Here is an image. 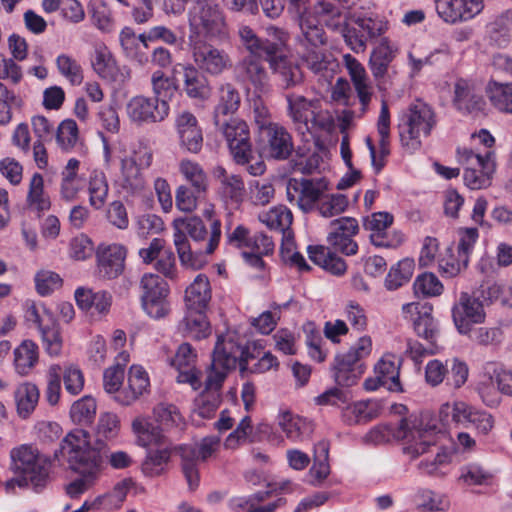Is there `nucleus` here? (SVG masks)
Returning <instances> with one entry per match:
<instances>
[{"mask_svg": "<svg viewBox=\"0 0 512 512\" xmlns=\"http://www.w3.org/2000/svg\"><path fill=\"white\" fill-rule=\"evenodd\" d=\"M225 138L233 160L239 165L248 164L253 159L249 127L239 118L219 120L214 124Z\"/></svg>", "mask_w": 512, "mask_h": 512, "instance_id": "ddd939ff", "label": "nucleus"}, {"mask_svg": "<svg viewBox=\"0 0 512 512\" xmlns=\"http://www.w3.org/2000/svg\"><path fill=\"white\" fill-rule=\"evenodd\" d=\"M38 346L31 340H24L14 350V368L20 376H27L38 363Z\"/></svg>", "mask_w": 512, "mask_h": 512, "instance_id": "c03bdc74", "label": "nucleus"}, {"mask_svg": "<svg viewBox=\"0 0 512 512\" xmlns=\"http://www.w3.org/2000/svg\"><path fill=\"white\" fill-rule=\"evenodd\" d=\"M169 111V103L143 95L132 97L126 104L128 118L137 125L162 122L169 115Z\"/></svg>", "mask_w": 512, "mask_h": 512, "instance_id": "f3484780", "label": "nucleus"}, {"mask_svg": "<svg viewBox=\"0 0 512 512\" xmlns=\"http://www.w3.org/2000/svg\"><path fill=\"white\" fill-rule=\"evenodd\" d=\"M188 41H225L229 29L221 7L214 0H196L188 11Z\"/></svg>", "mask_w": 512, "mask_h": 512, "instance_id": "20e7f679", "label": "nucleus"}, {"mask_svg": "<svg viewBox=\"0 0 512 512\" xmlns=\"http://www.w3.org/2000/svg\"><path fill=\"white\" fill-rule=\"evenodd\" d=\"M474 407L463 401L445 403L439 411V419L445 426L462 425L469 426V420L474 411Z\"/></svg>", "mask_w": 512, "mask_h": 512, "instance_id": "ea45409f", "label": "nucleus"}, {"mask_svg": "<svg viewBox=\"0 0 512 512\" xmlns=\"http://www.w3.org/2000/svg\"><path fill=\"white\" fill-rule=\"evenodd\" d=\"M393 57V51L389 47L387 40L383 39L370 56V69L376 79L384 77Z\"/></svg>", "mask_w": 512, "mask_h": 512, "instance_id": "bf43d9fd", "label": "nucleus"}, {"mask_svg": "<svg viewBox=\"0 0 512 512\" xmlns=\"http://www.w3.org/2000/svg\"><path fill=\"white\" fill-rule=\"evenodd\" d=\"M440 431L437 420L428 412L419 416L401 419L396 427L383 426L372 429L366 436L369 441L380 443L392 434L397 440L405 441L404 452L418 457L435 446V436Z\"/></svg>", "mask_w": 512, "mask_h": 512, "instance_id": "7ed1b4c3", "label": "nucleus"}, {"mask_svg": "<svg viewBox=\"0 0 512 512\" xmlns=\"http://www.w3.org/2000/svg\"><path fill=\"white\" fill-rule=\"evenodd\" d=\"M54 458L59 462L66 460L71 469L81 475L66 487L71 498H77L87 491L98 478L101 471L100 452L90 445L89 433L83 429H74L61 441L55 450Z\"/></svg>", "mask_w": 512, "mask_h": 512, "instance_id": "f03ea898", "label": "nucleus"}, {"mask_svg": "<svg viewBox=\"0 0 512 512\" xmlns=\"http://www.w3.org/2000/svg\"><path fill=\"white\" fill-rule=\"evenodd\" d=\"M436 10L438 15L448 23L467 20L463 0H438Z\"/></svg>", "mask_w": 512, "mask_h": 512, "instance_id": "338daca9", "label": "nucleus"}, {"mask_svg": "<svg viewBox=\"0 0 512 512\" xmlns=\"http://www.w3.org/2000/svg\"><path fill=\"white\" fill-rule=\"evenodd\" d=\"M212 175L219 184L218 193L223 200L233 204H238L242 201L245 186L240 176L229 174L221 165L214 167Z\"/></svg>", "mask_w": 512, "mask_h": 512, "instance_id": "c85d7f7f", "label": "nucleus"}, {"mask_svg": "<svg viewBox=\"0 0 512 512\" xmlns=\"http://www.w3.org/2000/svg\"><path fill=\"white\" fill-rule=\"evenodd\" d=\"M295 20L300 28L297 35V42L303 48H320L327 42V37L323 27L319 24L312 12H308Z\"/></svg>", "mask_w": 512, "mask_h": 512, "instance_id": "cd10ccee", "label": "nucleus"}, {"mask_svg": "<svg viewBox=\"0 0 512 512\" xmlns=\"http://www.w3.org/2000/svg\"><path fill=\"white\" fill-rule=\"evenodd\" d=\"M369 406L370 402L368 401L348 402L342 410L343 421L348 425L370 421L373 419L374 413Z\"/></svg>", "mask_w": 512, "mask_h": 512, "instance_id": "680f3d73", "label": "nucleus"}, {"mask_svg": "<svg viewBox=\"0 0 512 512\" xmlns=\"http://www.w3.org/2000/svg\"><path fill=\"white\" fill-rule=\"evenodd\" d=\"M376 379L365 381L367 390H375L378 386H386L390 391H402L399 381V360L393 354L384 355L375 365Z\"/></svg>", "mask_w": 512, "mask_h": 512, "instance_id": "393cba45", "label": "nucleus"}, {"mask_svg": "<svg viewBox=\"0 0 512 512\" xmlns=\"http://www.w3.org/2000/svg\"><path fill=\"white\" fill-rule=\"evenodd\" d=\"M437 125L434 109L422 101H416L399 118L398 132L401 144L409 151L421 147L422 137H428Z\"/></svg>", "mask_w": 512, "mask_h": 512, "instance_id": "423d86ee", "label": "nucleus"}, {"mask_svg": "<svg viewBox=\"0 0 512 512\" xmlns=\"http://www.w3.org/2000/svg\"><path fill=\"white\" fill-rule=\"evenodd\" d=\"M277 57H274L267 63L274 72H278L281 75L286 88L299 84L302 81L301 69L297 65L290 63L285 55Z\"/></svg>", "mask_w": 512, "mask_h": 512, "instance_id": "4d7b16f0", "label": "nucleus"}, {"mask_svg": "<svg viewBox=\"0 0 512 512\" xmlns=\"http://www.w3.org/2000/svg\"><path fill=\"white\" fill-rule=\"evenodd\" d=\"M154 416L156 421L165 428L178 427L182 429L185 425L177 407L171 404H158L154 408Z\"/></svg>", "mask_w": 512, "mask_h": 512, "instance_id": "69168bd1", "label": "nucleus"}, {"mask_svg": "<svg viewBox=\"0 0 512 512\" xmlns=\"http://www.w3.org/2000/svg\"><path fill=\"white\" fill-rule=\"evenodd\" d=\"M328 189L325 179L290 178L287 183V198L304 213L311 212L320 196Z\"/></svg>", "mask_w": 512, "mask_h": 512, "instance_id": "dca6fc26", "label": "nucleus"}, {"mask_svg": "<svg viewBox=\"0 0 512 512\" xmlns=\"http://www.w3.org/2000/svg\"><path fill=\"white\" fill-rule=\"evenodd\" d=\"M241 97L238 90L230 83L222 84L218 89V102L214 108L213 121L228 119L227 116L236 113L240 107Z\"/></svg>", "mask_w": 512, "mask_h": 512, "instance_id": "f704fd0d", "label": "nucleus"}, {"mask_svg": "<svg viewBox=\"0 0 512 512\" xmlns=\"http://www.w3.org/2000/svg\"><path fill=\"white\" fill-rule=\"evenodd\" d=\"M137 445L148 448L166 445L168 438L163 434L159 426L154 425L148 417L137 416L131 424Z\"/></svg>", "mask_w": 512, "mask_h": 512, "instance_id": "7c9ffc66", "label": "nucleus"}, {"mask_svg": "<svg viewBox=\"0 0 512 512\" xmlns=\"http://www.w3.org/2000/svg\"><path fill=\"white\" fill-rule=\"evenodd\" d=\"M393 219V215L388 212H376L364 219L363 227L370 231V240L373 245L396 248L403 243L404 235L401 232L394 231L390 233L388 231Z\"/></svg>", "mask_w": 512, "mask_h": 512, "instance_id": "a211bd4d", "label": "nucleus"}, {"mask_svg": "<svg viewBox=\"0 0 512 512\" xmlns=\"http://www.w3.org/2000/svg\"><path fill=\"white\" fill-rule=\"evenodd\" d=\"M348 207V199L343 194H330L320 196L317 202V210L320 215L330 218L344 212Z\"/></svg>", "mask_w": 512, "mask_h": 512, "instance_id": "0e129e2a", "label": "nucleus"}, {"mask_svg": "<svg viewBox=\"0 0 512 512\" xmlns=\"http://www.w3.org/2000/svg\"><path fill=\"white\" fill-rule=\"evenodd\" d=\"M175 452L181 457L182 471L191 490L199 486V471L197 468V450L191 445H172V453Z\"/></svg>", "mask_w": 512, "mask_h": 512, "instance_id": "a19ab883", "label": "nucleus"}, {"mask_svg": "<svg viewBox=\"0 0 512 512\" xmlns=\"http://www.w3.org/2000/svg\"><path fill=\"white\" fill-rule=\"evenodd\" d=\"M450 462V454L441 449L436 453L432 460L423 459L418 463L417 467L422 474L437 478H444L448 473L447 469Z\"/></svg>", "mask_w": 512, "mask_h": 512, "instance_id": "13d9d810", "label": "nucleus"}, {"mask_svg": "<svg viewBox=\"0 0 512 512\" xmlns=\"http://www.w3.org/2000/svg\"><path fill=\"white\" fill-rule=\"evenodd\" d=\"M183 71V90L189 98L206 100L211 94L207 78L192 64H179Z\"/></svg>", "mask_w": 512, "mask_h": 512, "instance_id": "2f4dec72", "label": "nucleus"}, {"mask_svg": "<svg viewBox=\"0 0 512 512\" xmlns=\"http://www.w3.org/2000/svg\"><path fill=\"white\" fill-rule=\"evenodd\" d=\"M173 227L174 245L181 263L192 269L200 268L202 262L192 252L187 236L194 242L206 240L208 231L204 222L195 216L178 218L173 221Z\"/></svg>", "mask_w": 512, "mask_h": 512, "instance_id": "1a4fd4ad", "label": "nucleus"}, {"mask_svg": "<svg viewBox=\"0 0 512 512\" xmlns=\"http://www.w3.org/2000/svg\"><path fill=\"white\" fill-rule=\"evenodd\" d=\"M254 350H256V342L243 346L235 341V335L232 333L218 336L205 380V390L195 400V414L201 418H211L215 414L221 403L222 385L237 364L242 377H247L254 372L256 364L248 366L249 360L254 359L252 352Z\"/></svg>", "mask_w": 512, "mask_h": 512, "instance_id": "f257e3e1", "label": "nucleus"}, {"mask_svg": "<svg viewBox=\"0 0 512 512\" xmlns=\"http://www.w3.org/2000/svg\"><path fill=\"white\" fill-rule=\"evenodd\" d=\"M242 48L247 55L236 66L237 78L242 82L256 83V34L252 28L242 25L239 28Z\"/></svg>", "mask_w": 512, "mask_h": 512, "instance_id": "b1692460", "label": "nucleus"}, {"mask_svg": "<svg viewBox=\"0 0 512 512\" xmlns=\"http://www.w3.org/2000/svg\"><path fill=\"white\" fill-rule=\"evenodd\" d=\"M310 259L330 273L340 276L347 270V264L343 258L332 252L329 247L309 246Z\"/></svg>", "mask_w": 512, "mask_h": 512, "instance_id": "4c0bfd02", "label": "nucleus"}, {"mask_svg": "<svg viewBox=\"0 0 512 512\" xmlns=\"http://www.w3.org/2000/svg\"><path fill=\"white\" fill-rule=\"evenodd\" d=\"M17 477V486L42 491L49 482V458L32 445L23 444L10 452Z\"/></svg>", "mask_w": 512, "mask_h": 512, "instance_id": "39448f33", "label": "nucleus"}, {"mask_svg": "<svg viewBox=\"0 0 512 512\" xmlns=\"http://www.w3.org/2000/svg\"><path fill=\"white\" fill-rule=\"evenodd\" d=\"M26 204L40 216L51 207V200L44 188V179L40 173H34L29 181Z\"/></svg>", "mask_w": 512, "mask_h": 512, "instance_id": "58836bf2", "label": "nucleus"}, {"mask_svg": "<svg viewBox=\"0 0 512 512\" xmlns=\"http://www.w3.org/2000/svg\"><path fill=\"white\" fill-rule=\"evenodd\" d=\"M126 249L113 244L97 252V272L99 277L107 280L115 279L124 270Z\"/></svg>", "mask_w": 512, "mask_h": 512, "instance_id": "bb28decb", "label": "nucleus"}, {"mask_svg": "<svg viewBox=\"0 0 512 512\" xmlns=\"http://www.w3.org/2000/svg\"><path fill=\"white\" fill-rule=\"evenodd\" d=\"M80 161L71 158L61 172L60 193L64 200H74L83 188V178L79 175Z\"/></svg>", "mask_w": 512, "mask_h": 512, "instance_id": "c9c22d12", "label": "nucleus"}, {"mask_svg": "<svg viewBox=\"0 0 512 512\" xmlns=\"http://www.w3.org/2000/svg\"><path fill=\"white\" fill-rule=\"evenodd\" d=\"M87 191L90 206L95 210L102 209L109 194V184L104 172L99 170L91 172L87 183Z\"/></svg>", "mask_w": 512, "mask_h": 512, "instance_id": "49530a36", "label": "nucleus"}, {"mask_svg": "<svg viewBox=\"0 0 512 512\" xmlns=\"http://www.w3.org/2000/svg\"><path fill=\"white\" fill-rule=\"evenodd\" d=\"M96 401L91 396H84L75 401L70 409L72 421L79 425L92 423L96 415Z\"/></svg>", "mask_w": 512, "mask_h": 512, "instance_id": "052dcab7", "label": "nucleus"}, {"mask_svg": "<svg viewBox=\"0 0 512 512\" xmlns=\"http://www.w3.org/2000/svg\"><path fill=\"white\" fill-rule=\"evenodd\" d=\"M174 127L180 147L186 152L198 154L203 147V131L196 116L190 111L178 113Z\"/></svg>", "mask_w": 512, "mask_h": 512, "instance_id": "aec40b11", "label": "nucleus"}, {"mask_svg": "<svg viewBox=\"0 0 512 512\" xmlns=\"http://www.w3.org/2000/svg\"><path fill=\"white\" fill-rule=\"evenodd\" d=\"M415 263L412 259H403L392 266L385 279V287L388 290H397L408 283L413 275Z\"/></svg>", "mask_w": 512, "mask_h": 512, "instance_id": "5fc2aeb1", "label": "nucleus"}, {"mask_svg": "<svg viewBox=\"0 0 512 512\" xmlns=\"http://www.w3.org/2000/svg\"><path fill=\"white\" fill-rule=\"evenodd\" d=\"M258 218L270 230L276 231L281 235L284 232H289V228L293 220L291 211L283 205L271 208L268 212L263 213Z\"/></svg>", "mask_w": 512, "mask_h": 512, "instance_id": "8fccbe9b", "label": "nucleus"}, {"mask_svg": "<svg viewBox=\"0 0 512 512\" xmlns=\"http://www.w3.org/2000/svg\"><path fill=\"white\" fill-rule=\"evenodd\" d=\"M228 244L237 249L242 259L251 266H256V235L243 225H238L227 235Z\"/></svg>", "mask_w": 512, "mask_h": 512, "instance_id": "473e14b6", "label": "nucleus"}, {"mask_svg": "<svg viewBox=\"0 0 512 512\" xmlns=\"http://www.w3.org/2000/svg\"><path fill=\"white\" fill-rule=\"evenodd\" d=\"M371 350V338L363 336L348 352L335 357L334 379L339 386L350 387L357 383L362 374L359 361L367 357Z\"/></svg>", "mask_w": 512, "mask_h": 512, "instance_id": "f8f14e48", "label": "nucleus"}, {"mask_svg": "<svg viewBox=\"0 0 512 512\" xmlns=\"http://www.w3.org/2000/svg\"><path fill=\"white\" fill-rule=\"evenodd\" d=\"M329 443L320 441L315 445L314 464L310 468V475L313 478V485L322 483L330 473L328 464Z\"/></svg>", "mask_w": 512, "mask_h": 512, "instance_id": "6e6d98bb", "label": "nucleus"}, {"mask_svg": "<svg viewBox=\"0 0 512 512\" xmlns=\"http://www.w3.org/2000/svg\"><path fill=\"white\" fill-rule=\"evenodd\" d=\"M149 384L146 371L141 366L133 365L128 374V390L117 394L115 400L121 405L128 406L147 391Z\"/></svg>", "mask_w": 512, "mask_h": 512, "instance_id": "72a5a7b5", "label": "nucleus"}, {"mask_svg": "<svg viewBox=\"0 0 512 512\" xmlns=\"http://www.w3.org/2000/svg\"><path fill=\"white\" fill-rule=\"evenodd\" d=\"M204 311L205 310L188 309L183 320L184 332L188 337L199 340L209 335V323Z\"/></svg>", "mask_w": 512, "mask_h": 512, "instance_id": "864d4df0", "label": "nucleus"}, {"mask_svg": "<svg viewBox=\"0 0 512 512\" xmlns=\"http://www.w3.org/2000/svg\"><path fill=\"white\" fill-rule=\"evenodd\" d=\"M279 426L286 437L293 441H303L312 433V425L306 419L284 412L279 416Z\"/></svg>", "mask_w": 512, "mask_h": 512, "instance_id": "a18cd8bd", "label": "nucleus"}, {"mask_svg": "<svg viewBox=\"0 0 512 512\" xmlns=\"http://www.w3.org/2000/svg\"><path fill=\"white\" fill-rule=\"evenodd\" d=\"M144 170L142 167H138V165L123 158L121 161L122 188L131 194L142 191L146 184Z\"/></svg>", "mask_w": 512, "mask_h": 512, "instance_id": "09e8293b", "label": "nucleus"}, {"mask_svg": "<svg viewBox=\"0 0 512 512\" xmlns=\"http://www.w3.org/2000/svg\"><path fill=\"white\" fill-rule=\"evenodd\" d=\"M40 392L36 384L23 382L14 391V400L17 414L22 419H27L35 410L39 402Z\"/></svg>", "mask_w": 512, "mask_h": 512, "instance_id": "e433bc0d", "label": "nucleus"}, {"mask_svg": "<svg viewBox=\"0 0 512 512\" xmlns=\"http://www.w3.org/2000/svg\"><path fill=\"white\" fill-rule=\"evenodd\" d=\"M453 105L461 113L478 115L484 112L486 101L478 93L474 81L459 78L454 84Z\"/></svg>", "mask_w": 512, "mask_h": 512, "instance_id": "4be33fe9", "label": "nucleus"}, {"mask_svg": "<svg viewBox=\"0 0 512 512\" xmlns=\"http://www.w3.org/2000/svg\"><path fill=\"white\" fill-rule=\"evenodd\" d=\"M151 86L154 93L152 98L159 102L165 101L168 103V100L173 97L177 90L173 80L166 76L162 70H156L152 73Z\"/></svg>", "mask_w": 512, "mask_h": 512, "instance_id": "e2e57ef3", "label": "nucleus"}, {"mask_svg": "<svg viewBox=\"0 0 512 512\" xmlns=\"http://www.w3.org/2000/svg\"><path fill=\"white\" fill-rule=\"evenodd\" d=\"M195 67L210 75H220L232 66L229 55L208 40L188 41Z\"/></svg>", "mask_w": 512, "mask_h": 512, "instance_id": "4468645a", "label": "nucleus"}, {"mask_svg": "<svg viewBox=\"0 0 512 512\" xmlns=\"http://www.w3.org/2000/svg\"><path fill=\"white\" fill-rule=\"evenodd\" d=\"M258 154L271 160H286L294 150L290 133L281 125L258 120Z\"/></svg>", "mask_w": 512, "mask_h": 512, "instance_id": "9d476101", "label": "nucleus"}, {"mask_svg": "<svg viewBox=\"0 0 512 512\" xmlns=\"http://www.w3.org/2000/svg\"><path fill=\"white\" fill-rule=\"evenodd\" d=\"M291 116L294 122L302 123L307 130L328 129L332 124L329 113L322 109L319 99L308 100L303 96L288 98Z\"/></svg>", "mask_w": 512, "mask_h": 512, "instance_id": "2eb2a0df", "label": "nucleus"}, {"mask_svg": "<svg viewBox=\"0 0 512 512\" xmlns=\"http://www.w3.org/2000/svg\"><path fill=\"white\" fill-rule=\"evenodd\" d=\"M327 242L331 248L346 256L358 252V244L353 239L359 232V225L355 218L340 217L331 221Z\"/></svg>", "mask_w": 512, "mask_h": 512, "instance_id": "6ab92c4d", "label": "nucleus"}, {"mask_svg": "<svg viewBox=\"0 0 512 512\" xmlns=\"http://www.w3.org/2000/svg\"><path fill=\"white\" fill-rule=\"evenodd\" d=\"M350 23L341 28L345 43L355 53L364 52L368 41L381 37L388 29V22L370 10L354 9Z\"/></svg>", "mask_w": 512, "mask_h": 512, "instance_id": "0eeeda50", "label": "nucleus"}, {"mask_svg": "<svg viewBox=\"0 0 512 512\" xmlns=\"http://www.w3.org/2000/svg\"><path fill=\"white\" fill-rule=\"evenodd\" d=\"M267 38L264 41L258 39V76L262 72L260 62H270L271 59L278 58L277 56H284V48L288 36L286 32L275 26L266 28Z\"/></svg>", "mask_w": 512, "mask_h": 512, "instance_id": "c756f323", "label": "nucleus"}, {"mask_svg": "<svg viewBox=\"0 0 512 512\" xmlns=\"http://www.w3.org/2000/svg\"><path fill=\"white\" fill-rule=\"evenodd\" d=\"M478 293V291L471 293L462 291L452 305V320L457 331L462 335H469L474 325L485 322V303L481 300V297H484V290L481 291V295Z\"/></svg>", "mask_w": 512, "mask_h": 512, "instance_id": "9b49d317", "label": "nucleus"}, {"mask_svg": "<svg viewBox=\"0 0 512 512\" xmlns=\"http://www.w3.org/2000/svg\"><path fill=\"white\" fill-rule=\"evenodd\" d=\"M432 310V306L427 303L412 302L402 306L404 318L413 322L417 335L428 343H436L438 337Z\"/></svg>", "mask_w": 512, "mask_h": 512, "instance_id": "412c9836", "label": "nucleus"}, {"mask_svg": "<svg viewBox=\"0 0 512 512\" xmlns=\"http://www.w3.org/2000/svg\"><path fill=\"white\" fill-rule=\"evenodd\" d=\"M196 353L188 343L181 344L170 365L178 371L177 382L187 383L194 390L201 387V373L195 368Z\"/></svg>", "mask_w": 512, "mask_h": 512, "instance_id": "5701e85b", "label": "nucleus"}, {"mask_svg": "<svg viewBox=\"0 0 512 512\" xmlns=\"http://www.w3.org/2000/svg\"><path fill=\"white\" fill-rule=\"evenodd\" d=\"M477 391L485 405L496 407L500 404L502 392L499 389V385L496 383L492 368H487V364L485 365V372L482 379L477 385Z\"/></svg>", "mask_w": 512, "mask_h": 512, "instance_id": "3c124183", "label": "nucleus"}, {"mask_svg": "<svg viewBox=\"0 0 512 512\" xmlns=\"http://www.w3.org/2000/svg\"><path fill=\"white\" fill-rule=\"evenodd\" d=\"M457 161L464 168L463 180L469 189L478 190L490 186L496 168L493 151L482 155L467 147L458 148Z\"/></svg>", "mask_w": 512, "mask_h": 512, "instance_id": "6e6552de", "label": "nucleus"}, {"mask_svg": "<svg viewBox=\"0 0 512 512\" xmlns=\"http://www.w3.org/2000/svg\"><path fill=\"white\" fill-rule=\"evenodd\" d=\"M172 455V443L168 440L166 445L149 450L142 463V471L146 476L155 477L162 474L164 466Z\"/></svg>", "mask_w": 512, "mask_h": 512, "instance_id": "de8ad7c7", "label": "nucleus"}, {"mask_svg": "<svg viewBox=\"0 0 512 512\" xmlns=\"http://www.w3.org/2000/svg\"><path fill=\"white\" fill-rule=\"evenodd\" d=\"M491 105L499 112L512 114V82L490 80L485 87Z\"/></svg>", "mask_w": 512, "mask_h": 512, "instance_id": "79ce46f5", "label": "nucleus"}, {"mask_svg": "<svg viewBox=\"0 0 512 512\" xmlns=\"http://www.w3.org/2000/svg\"><path fill=\"white\" fill-rule=\"evenodd\" d=\"M179 171L185 180L190 183L195 192H206L208 187V178L199 163L189 159H183L179 163Z\"/></svg>", "mask_w": 512, "mask_h": 512, "instance_id": "603ef678", "label": "nucleus"}, {"mask_svg": "<svg viewBox=\"0 0 512 512\" xmlns=\"http://www.w3.org/2000/svg\"><path fill=\"white\" fill-rule=\"evenodd\" d=\"M62 368L58 364L49 366L46 374L45 397L47 402L54 406L60 400Z\"/></svg>", "mask_w": 512, "mask_h": 512, "instance_id": "774afa93", "label": "nucleus"}, {"mask_svg": "<svg viewBox=\"0 0 512 512\" xmlns=\"http://www.w3.org/2000/svg\"><path fill=\"white\" fill-rule=\"evenodd\" d=\"M210 298L209 280L205 275L199 274L185 291L187 309L205 310Z\"/></svg>", "mask_w": 512, "mask_h": 512, "instance_id": "37998d69", "label": "nucleus"}, {"mask_svg": "<svg viewBox=\"0 0 512 512\" xmlns=\"http://www.w3.org/2000/svg\"><path fill=\"white\" fill-rule=\"evenodd\" d=\"M343 61L361 104V115H363L369 108L373 95V87L364 66L355 57L350 54H345Z\"/></svg>", "mask_w": 512, "mask_h": 512, "instance_id": "a878e982", "label": "nucleus"}]
</instances>
